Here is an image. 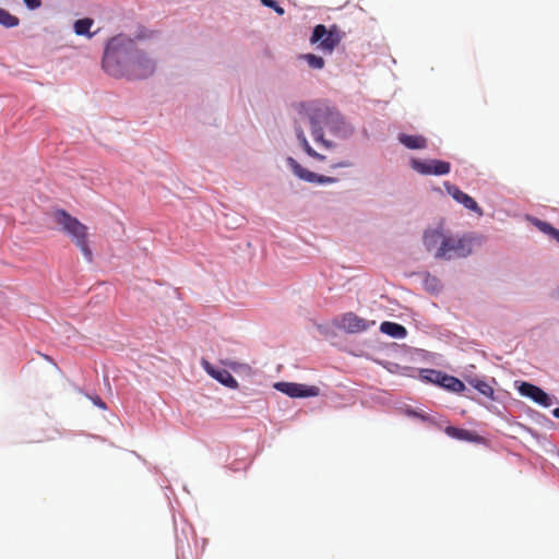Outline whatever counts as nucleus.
I'll return each instance as SVG.
<instances>
[{
  "label": "nucleus",
  "instance_id": "6ab92c4d",
  "mask_svg": "<svg viewBox=\"0 0 559 559\" xmlns=\"http://www.w3.org/2000/svg\"><path fill=\"white\" fill-rule=\"evenodd\" d=\"M92 25H93V20H91L88 17L78 20L74 23V32L76 35H87L88 37H91L92 34L90 33V28Z\"/></svg>",
  "mask_w": 559,
  "mask_h": 559
},
{
  "label": "nucleus",
  "instance_id": "423d86ee",
  "mask_svg": "<svg viewBox=\"0 0 559 559\" xmlns=\"http://www.w3.org/2000/svg\"><path fill=\"white\" fill-rule=\"evenodd\" d=\"M411 167L420 175H435L442 176L447 175L451 170V165L448 162L440 159H427L420 160L417 158L411 159Z\"/></svg>",
  "mask_w": 559,
  "mask_h": 559
},
{
  "label": "nucleus",
  "instance_id": "a211bd4d",
  "mask_svg": "<svg viewBox=\"0 0 559 559\" xmlns=\"http://www.w3.org/2000/svg\"><path fill=\"white\" fill-rule=\"evenodd\" d=\"M296 136L300 143V145L302 146L304 151L311 157L316 158V159H319V160H323L325 159V156L319 154L318 152H316L309 144L306 135H305V132L302 131L301 128H296Z\"/></svg>",
  "mask_w": 559,
  "mask_h": 559
},
{
  "label": "nucleus",
  "instance_id": "ddd939ff",
  "mask_svg": "<svg viewBox=\"0 0 559 559\" xmlns=\"http://www.w3.org/2000/svg\"><path fill=\"white\" fill-rule=\"evenodd\" d=\"M429 374H435L436 379H441L440 386L455 393H460L464 391L465 384L457 378L453 376H449L445 373H442L441 371L437 370H427Z\"/></svg>",
  "mask_w": 559,
  "mask_h": 559
},
{
  "label": "nucleus",
  "instance_id": "6e6552de",
  "mask_svg": "<svg viewBox=\"0 0 559 559\" xmlns=\"http://www.w3.org/2000/svg\"><path fill=\"white\" fill-rule=\"evenodd\" d=\"M274 388L290 396V397H309V396H318L320 390L314 385H306L300 383L293 382H277L274 384Z\"/></svg>",
  "mask_w": 559,
  "mask_h": 559
},
{
  "label": "nucleus",
  "instance_id": "5701e85b",
  "mask_svg": "<svg viewBox=\"0 0 559 559\" xmlns=\"http://www.w3.org/2000/svg\"><path fill=\"white\" fill-rule=\"evenodd\" d=\"M536 225L542 231L548 234L549 236H551L559 242V230L558 229L552 227L550 224H548L546 222H542V221H537Z\"/></svg>",
  "mask_w": 559,
  "mask_h": 559
},
{
  "label": "nucleus",
  "instance_id": "f03ea898",
  "mask_svg": "<svg viewBox=\"0 0 559 559\" xmlns=\"http://www.w3.org/2000/svg\"><path fill=\"white\" fill-rule=\"evenodd\" d=\"M313 140L325 147H332L331 142L324 140L323 127L336 136L347 138L353 133V128L343 116L324 105L316 106L308 111Z\"/></svg>",
  "mask_w": 559,
  "mask_h": 559
},
{
  "label": "nucleus",
  "instance_id": "2eb2a0df",
  "mask_svg": "<svg viewBox=\"0 0 559 559\" xmlns=\"http://www.w3.org/2000/svg\"><path fill=\"white\" fill-rule=\"evenodd\" d=\"M445 238L447 236L440 230H427L424 235V245L428 251L436 253L438 247H442Z\"/></svg>",
  "mask_w": 559,
  "mask_h": 559
},
{
  "label": "nucleus",
  "instance_id": "c85d7f7f",
  "mask_svg": "<svg viewBox=\"0 0 559 559\" xmlns=\"http://www.w3.org/2000/svg\"><path fill=\"white\" fill-rule=\"evenodd\" d=\"M93 401H94V403H95L98 407H100V408H103V409H105V408H106V404L102 401V399H100V397L96 396Z\"/></svg>",
  "mask_w": 559,
  "mask_h": 559
},
{
  "label": "nucleus",
  "instance_id": "4be33fe9",
  "mask_svg": "<svg viewBox=\"0 0 559 559\" xmlns=\"http://www.w3.org/2000/svg\"><path fill=\"white\" fill-rule=\"evenodd\" d=\"M308 66L312 69H322L325 64L324 59L313 53H306L302 56Z\"/></svg>",
  "mask_w": 559,
  "mask_h": 559
},
{
  "label": "nucleus",
  "instance_id": "0eeeda50",
  "mask_svg": "<svg viewBox=\"0 0 559 559\" xmlns=\"http://www.w3.org/2000/svg\"><path fill=\"white\" fill-rule=\"evenodd\" d=\"M286 162H287V165L289 166V168L292 169L293 174L304 181L319 183V185L334 183L337 181V179L334 177L318 175L313 171H310V170L304 168L293 157H288L286 159Z\"/></svg>",
  "mask_w": 559,
  "mask_h": 559
},
{
  "label": "nucleus",
  "instance_id": "f257e3e1",
  "mask_svg": "<svg viewBox=\"0 0 559 559\" xmlns=\"http://www.w3.org/2000/svg\"><path fill=\"white\" fill-rule=\"evenodd\" d=\"M102 66L109 75L129 80L146 79L156 69L155 60L135 40L121 35L107 43Z\"/></svg>",
  "mask_w": 559,
  "mask_h": 559
},
{
  "label": "nucleus",
  "instance_id": "1a4fd4ad",
  "mask_svg": "<svg viewBox=\"0 0 559 559\" xmlns=\"http://www.w3.org/2000/svg\"><path fill=\"white\" fill-rule=\"evenodd\" d=\"M372 325L374 321H368L354 312L344 313L340 321V328L352 334L365 332Z\"/></svg>",
  "mask_w": 559,
  "mask_h": 559
},
{
  "label": "nucleus",
  "instance_id": "c756f323",
  "mask_svg": "<svg viewBox=\"0 0 559 559\" xmlns=\"http://www.w3.org/2000/svg\"><path fill=\"white\" fill-rule=\"evenodd\" d=\"M552 415H554L556 418H558V419H559V407H557V408H555V409L552 411Z\"/></svg>",
  "mask_w": 559,
  "mask_h": 559
},
{
  "label": "nucleus",
  "instance_id": "dca6fc26",
  "mask_svg": "<svg viewBox=\"0 0 559 559\" xmlns=\"http://www.w3.org/2000/svg\"><path fill=\"white\" fill-rule=\"evenodd\" d=\"M399 141L409 150H424L427 147V139L418 134L401 133Z\"/></svg>",
  "mask_w": 559,
  "mask_h": 559
},
{
  "label": "nucleus",
  "instance_id": "39448f33",
  "mask_svg": "<svg viewBox=\"0 0 559 559\" xmlns=\"http://www.w3.org/2000/svg\"><path fill=\"white\" fill-rule=\"evenodd\" d=\"M472 252L471 241L465 238L447 236L442 247H438L435 257L437 259L465 258Z\"/></svg>",
  "mask_w": 559,
  "mask_h": 559
},
{
  "label": "nucleus",
  "instance_id": "b1692460",
  "mask_svg": "<svg viewBox=\"0 0 559 559\" xmlns=\"http://www.w3.org/2000/svg\"><path fill=\"white\" fill-rule=\"evenodd\" d=\"M261 2L263 5L273 9L278 15L285 13V10L275 0H261Z\"/></svg>",
  "mask_w": 559,
  "mask_h": 559
},
{
  "label": "nucleus",
  "instance_id": "393cba45",
  "mask_svg": "<svg viewBox=\"0 0 559 559\" xmlns=\"http://www.w3.org/2000/svg\"><path fill=\"white\" fill-rule=\"evenodd\" d=\"M28 9H37L41 5V0H23Z\"/></svg>",
  "mask_w": 559,
  "mask_h": 559
},
{
  "label": "nucleus",
  "instance_id": "4468645a",
  "mask_svg": "<svg viewBox=\"0 0 559 559\" xmlns=\"http://www.w3.org/2000/svg\"><path fill=\"white\" fill-rule=\"evenodd\" d=\"M444 432L449 437H451L453 439L462 440V441H467V442H473V443H480L484 441V438L481 436L477 435L474 431L463 429V428L448 426L444 429Z\"/></svg>",
  "mask_w": 559,
  "mask_h": 559
},
{
  "label": "nucleus",
  "instance_id": "412c9836",
  "mask_svg": "<svg viewBox=\"0 0 559 559\" xmlns=\"http://www.w3.org/2000/svg\"><path fill=\"white\" fill-rule=\"evenodd\" d=\"M0 24L5 27H14L19 24V19L0 8Z\"/></svg>",
  "mask_w": 559,
  "mask_h": 559
},
{
  "label": "nucleus",
  "instance_id": "20e7f679",
  "mask_svg": "<svg viewBox=\"0 0 559 559\" xmlns=\"http://www.w3.org/2000/svg\"><path fill=\"white\" fill-rule=\"evenodd\" d=\"M344 35V32H342L337 25H331L326 28L325 25L318 24L313 28L310 43L319 44V49L325 53H332L342 41Z\"/></svg>",
  "mask_w": 559,
  "mask_h": 559
},
{
  "label": "nucleus",
  "instance_id": "aec40b11",
  "mask_svg": "<svg viewBox=\"0 0 559 559\" xmlns=\"http://www.w3.org/2000/svg\"><path fill=\"white\" fill-rule=\"evenodd\" d=\"M472 385H473V386H474V388H475V389H476L480 394H483L484 396L489 397V399H491V400H493V399H495V397H493L495 391H493L492 386H491L489 383H487V382H485V381H483V380H474V381L472 382Z\"/></svg>",
  "mask_w": 559,
  "mask_h": 559
},
{
  "label": "nucleus",
  "instance_id": "cd10ccee",
  "mask_svg": "<svg viewBox=\"0 0 559 559\" xmlns=\"http://www.w3.org/2000/svg\"><path fill=\"white\" fill-rule=\"evenodd\" d=\"M349 166H350V164L348 162H340V163L333 164L331 167L332 168H346Z\"/></svg>",
  "mask_w": 559,
  "mask_h": 559
},
{
  "label": "nucleus",
  "instance_id": "7ed1b4c3",
  "mask_svg": "<svg viewBox=\"0 0 559 559\" xmlns=\"http://www.w3.org/2000/svg\"><path fill=\"white\" fill-rule=\"evenodd\" d=\"M52 218L55 223L60 226L61 230L68 235L80 249L86 261L92 262L93 252L90 248L87 226L61 209L53 211Z\"/></svg>",
  "mask_w": 559,
  "mask_h": 559
},
{
  "label": "nucleus",
  "instance_id": "bb28decb",
  "mask_svg": "<svg viewBox=\"0 0 559 559\" xmlns=\"http://www.w3.org/2000/svg\"><path fill=\"white\" fill-rule=\"evenodd\" d=\"M428 369L424 370L423 372L425 373L424 374V378L427 379L428 381L430 382H433V383H438L439 385L441 384V379H436V376L435 374H429L427 372Z\"/></svg>",
  "mask_w": 559,
  "mask_h": 559
},
{
  "label": "nucleus",
  "instance_id": "f8f14e48",
  "mask_svg": "<svg viewBox=\"0 0 559 559\" xmlns=\"http://www.w3.org/2000/svg\"><path fill=\"white\" fill-rule=\"evenodd\" d=\"M444 186H445L448 193L456 202L463 204L466 209L477 213V215L483 216V214H484L483 210L478 206L477 202L472 197H469L468 194H466L465 192L460 190L454 185L445 183Z\"/></svg>",
  "mask_w": 559,
  "mask_h": 559
},
{
  "label": "nucleus",
  "instance_id": "a878e982",
  "mask_svg": "<svg viewBox=\"0 0 559 559\" xmlns=\"http://www.w3.org/2000/svg\"><path fill=\"white\" fill-rule=\"evenodd\" d=\"M426 285L429 289L436 290L438 288V280L436 277H428Z\"/></svg>",
  "mask_w": 559,
  "mask_h": 559
},
{
  "label": "nucleus",
  "instance_id": "9d476101",
  "mask_svg": "<svg viewBox=\"0 0 559 559\" xmlns=\"http://www.w3.org/2000/svg\"><path fill=\"white\" fill-rule=\"evenodd\" d=\"M518 391L522 396L528 397L544 407H549L552 404L551 399L545 391L530 382H521Z\"/></svg>",
  "mask_w": 559,
  "mask_h": 559
},
{
  "label": "nucleus",
  "instance_id": "9b49d317",
  "mask_svg": "<svg viewBox=\"0 0 559 559\" xmlns=\"http://www.w3.org/2000/svg\"><path fill=\"white\" fill-rule=\"evenodd\" d=\"M202 366L204 368V370L212 377L214 378L215 380H217L218 382H221L222 384H224L225 386L227 388H230V389H237L238 388V382L237 380L233 377V374L227 371L226 369H218V368H215L212 364H210L207 360L203 359L202 360Z\"/></svg>",
  "mask_w": 559,
  "mask_h": 559
},
{
  "label": "nucleus",
  "instance_id": "f3484780",
  "mask_svg": "<svg viewBox=\"0 0 559 559\" xmlns=\"http://www.w3.org/2000/svg\"><path fill=\"white\" fill-rule=\"evenodd\" d=\"M380 331L395 338H403L406 336L407 333L406 329L403 325L389 321H384L381 323Z\"/></svg>",
  "mask_w": 559,
  "mask_h": 559
}]
</instances>
